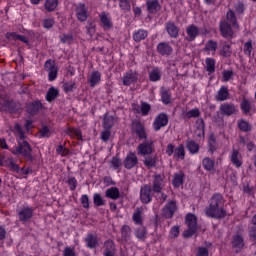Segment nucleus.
I'll return each instance as SVG.
<instances>
[{"label": "nucleus", "instance_id": "61", "mask_svg": "<svg viewBox=\"0 0 256 256\" xmlns=\"http://www.w3.org/2000/svg\"><path fill=\"white\" fill-rule=\"evenodd\" d=\"M250 241L253 242V245H256V226H250L248 228Z\"/></svg>", "mask_w": 256, "mask_h": 256}, {"label": "nucleus", "instance_id": "9", "mask_svg": "<svg viewBox=\"0 0 256 256\" xmlns=\"http://www.w3.org/2000/svg\"><path fill=\"white\" fill-rule=\"evenodd\" d=\"M132 133L133 135H136L137 139H139L140 141H143V139H147V132L145 131V126L137 120H134L132 122Z\"/></svg>", "mask_w": 256, "mask_h": 256}, {"label": "nucleus", "instance_id": "21", "mask_svg": "<svg viewBox=\"0 0 256 256\" xmlns=\"http://www.w3.org/2000/svg\"><path fill=\"white\" fill-rule=\"evenodd\" d=\"M187 36L185 37L186 41H195L199 36V27L191 24L186 27Z\"/></svg>", "mask_w": 256, "mask_h": 256}, {"label": "nucleus", "instance_id": "3", "mask_svg": "<svg viewBox=\"0 0 256 256\" xmlns=\"http://www.w3.org/2000/svg\"><path fill=\"white\" fill-rule=\"evenodd\" d=\"M138 155H151L155 151V141L153 139H144L137 147Z\"/></svg>", "mask_w": 256, "mask_h": 256}, {"label": "nucleus", "instance_id": "23", "mask_svg": "<svg viewBox=\"0 0 256 256\" xmlns=\"http://www.w3.org/2000/svg\"><path fill=\"white\" fill-rule=\"evenodd\" d=\"M146 7L148 13H151L152 15H157V13L161 11V4H159V0H147Z\"/></svg>", "mask_w": 256, "mask_h": 256}, {"label": "nucleus", "instance_id": "62", "mask_svg": "<svg viewBox=\"0 0 256 256\" xmlns=\"http://www.w3.org/2000/svg\"><path fill=\"white\" fill-rule=\"evenodd\" d=\"M252 51H253V41L249 40L244 44V53L245 55L251 56Z\"/></svg>", "mask_w": 256, "mask_h": 256}, {"label": "nucleus", "instance_id": "36", "mask_svg": "<svg viewBox=\"0 0 256 256\" xmlns=\"http://www.w3.org/2000/svg\"><path fill=\"white\" fill-rule=\"evenodd\" d=\"M131 233H133V230L129 225L122 226L121 235H122V241H124V243H127L128 241L131 240Z\"/></svg>", "mask_w": 256, "mask_h": 256}, {"label": "nucleus", "instance_id": "31", "mask_svg": "<svg viewBox=\"0 0 256 256\" xmlns=\"http://www.w3.org/2000/svg\"><path fill=\"white\" fill-rule=\"evenodd\" d=\"M243 157L241 156V152L237 149L232 150V155H231V161L235 167H241L243 165L242 161Z\"/></svg>", "mask_w": 256, "mask_h": 256}, {"label": "nucleus", "instance_id": "30", "mask_svg": "<svg viewBox=\"0 0 256 256\" xmlns=\"http://www.w3.org/2000/svg\"><path fill=\"white\" fill-rule=\"evenodd\" d=\"M88 83H90V87H95V85H99L101 83V72L93 71L88 77Z\"/></svg>", "mask_w": 256, "mask_h": 256}, {"label": "nucleus", "instance_id": "4", "mask_svg": "<svg viewBox=\"0 0 256 256\" xmlns=\"http://www.w3.org/2000/svg\"><path fill=\"white\" fill-rule=\"evenodd\" d=\"M20 109L21 104L13 100L5 99L0 102V111H6V113H10L11 115L19 112Z\"/></svg>", "mask_w": 256, "mask_h": 256}, {"label": "nucleus", "instance_id": "14", "mask_svg": "<svg viewBox=\"0 0 256 256\" xmlns=\"http://www.w3.org/2000/svg\"><path fill=\"white\" fill-rule=\"evenodd\" d=\"M232 248L235 249L236 253L243 251L245 247V238L241 234H235L231 240Z\"/></svg>", "mask_w": 256, "mask_h": 256}, {"label": "nucleus", "instance_id": "64", "mask_svg": "<svg viewBox=\"0 0 256 256\" xmlns=\"http://www.w3.org/2000/svg\"><path fill=\"white\" fill-rule=\"evenodd\" d=\"M196 256H209V249L205 247H198Z\"/></svg>", "mask_w": 256, "mask_h": 256}, {"label": "nucleus", "instance_id": "60", "mask_svg": "<svg viewBox=\"0 0 256 256\" xmlns=\"http://www.w3.org/2000/svg\"><path fill=\"white\" fill-rule=\"evenodd\" d=\"M236 15H243L245 13V4L238 2L234 5Z\"/></svg>", "mask_w": 256, "mask_h": 256}, {"label": "nucleus", "instance_id": "6", "mask_svg": "<svg viewBox=\"0 0 256 256\" xmlns=\"http://www.w3.org/2000/svg\"><path fill=\"white\" fill-rule=\"evenodd\" d=\"M44 69L48 73L49 81H55L57 79L59 67H57V63H55V60H47L44 64Z\"/></svg>", "mask_w": 256, "mask_h": 256}, {"label": "nucleus", "instance_id": "7", "mask_svg": "<svg viewBox=\"0 0 256 256\" xmlns=\"http://www.w3.org/2000/svg\"><path fill=\"white\" fill-rule=\"evenodd\" d=\"M205 213L207 217H211L212 219H225V216L227 215V211L223 209V207H211L208 206L205 209Z\"/></svg>", "mask_w": 256, "mask_h": 256}, {"label": "nucleus", "instance_id": "49", "mask_svg": "<svg viewBox=\"0 0 256 256\" xmlns=\"http://www.w3.org/2000/svg\"><path fill=\"white\" fill-rule=\"evenodd\" d=\"M174 157L177 159H185V146H183V144H180L175 148Z\"/></svg>", "mask_w": 256, "mask_h": 256}, {"label": "nucleus", "instance_id": "11", "mask_svg": "<svg viewBox=\"0 0 256 256\" xmlns=\"http://www.w3.org/2000/svg\"><path fill=\"white\" fill-rule=\"evenodd\" d=\"M220 113L226 117H231V115H237L239 110L235 104L226 102L220 105Z\"/></svg>", "mask_w": 256, "mask_h": 256}, {"label": "nucleus", "instance_id": "17", "mask_svg": "<svg viewBox=\"0 0 256 256\" xmlns=\"http://www.w3.org/2000/svg\"><path fill=\"white\" fill-rule=\"evenodd\" d=\"M139 79V74L133 70H130L125 73L123 76V85L129 87V85H133V83H137Z\"/></svg>", "mask_w": 256, "mask_h": 256}, {"label": "nucleus", "instance_id": "33", "mask_svg": "<svg viewBox=\"0 0 256 256\" xmlns=\"http://www.w3.org/2000/svg\"><path fill=\"white\" fill-rule=\"evenodd\" d=\"M185 181V172L179 171L178 173L174 174V178L172 180V184L174 187L179 188L183 185Z\"/></svg>", "mask_w": 256, "mask_h": 256}, {"label": "nucleus", "instance_id": "42", "mask_svg": "<svg viewBox=\"0 0 256 256\" xmlns=\"http://www.w3.org/2000/svg\"><path fill=\"white\" fill-rule=\"evenodd\" d=\"M231 55H233V51L231 50V45L227 44V42H224L220 50V56L225 57L227 59L231 57Z\"/></svg>", "mask_w": 256, "mask_h": 256}, {"label": "nucleus", "instance_id": "15", "mask_svg": "<svg viewBox=\"0 0 256 256\" xmlns=\"http://www.w3.org/2000/svg\"><path fill=\"white\" fill-rule=\"evenodd\" d=\"M75 14L78 21L84 22L89 17V8L85 4H78L75 7Z\"/></svg>", "mask_w": 256, "mask_h": 256}, {"label": "nucleus", "instance_id": "8", "mask_svg": "<svg viewBox=\"0 0 256 256\" xmlns=\"http://www.w3.org/2000/svg\"><path fill=\"white\" fill-rule=\"evenodd\" d=\"M219 29L222 37L225 39H233L235 31H233V25L227 22V20L220 21Z\"/></svg>", "mask_w": 256, "mask_h": 256}, {"label": "nucleus", "instance_id": "58", "mask_svg": "<svg viewBox=\"0 0 256 256\" xmlns=\"http://www.w3.org/2000/svg\"><path fill=\"white\" fill-rule=\"evenodd\" d=\"M238 127L240 131H243L244 133H248V131H251V126L249 125V122L242 120L238 123Z\"/></svg>", "mask_w": 256, "mask_h": 256}, {"label": "nucleus", "instance_id": "18", "mask_svg": "<svg viewBox=\"0 0 256 256\" xmlns=\"http://www.w3.org/2000/svg\"><path fill=\"white\" fill-rule=\"evenodd\" d=\"M151 186L149 185H144L140 189V201L144 203V205H147L148 203H151Z\"/></svg>", "mask_w": 256, "mask_h": 256}, {"label": "nucleus", "instance_id": "45", "mask_svg": "<svg viewBox=\"0 0 256 256\" xmlns=\"http://www.w3.org/2000/svg\"><path fill=\"white\" fill-rule=\"evenodd\" d=\"M59 5V0H46L44 4V9L48 13H52V11H55L57 9V6Z\"/></svg>", "mask_w": 256, "mask_h": 256}, {"label": "nucleus", "instance_id": "34", "mask_svg": "<svg viewBox=\"0 0 256 256\" xmlns=\"http://www.w3.org/2000/svg\"><path fill=\"white\" fill-rule=\"evenodd\" d=\"M202 167L205 169V171H215V159L205 157L202 160Z\"/></svg>", "mask_w": 256, "mask_h": 256}, {"label": "nucleus", "instance_id": "53", "mask_svg": "<svg viewBox=\"0 0 256 256\" xmlns=\"http://www.w3.org/2000/svg\"><path fill=\"white\" fill-rule=\"evenodd\" d=\"M151 112V104L147 103V102H141V106H140V113L143 117L149 115V113Z\"/></svg>", "mask_w": 256, "mask_h": 256}, {"label": "nucleus", "instance_id": "46", "mask_svg": "<svg viewBox=\"0 0 256 256\" xmlns=\"http://www.w3.org/2000/svg\"><path fill=\"white\" fill-rule=\"evenodd\" d=\"M135 236L137 239H140V241H145V239H147V228L141 225L135 230Z\"/></svg>", "mask_w": 256, "mask_h": 256}, {"label": "nucleus", "instance_id": "28", "mask_svg": "<svg viewBox=\"0 0 256 256\" xmlns=\"http://www.w3.org/2000/svg\"><path fill=\"white\" fill-rule=\"evenodd\" d=\"M162 185H163V177L158 174L154 177L152 191L154 193H161L163 189Z\"/></svg>", "mask_w": 256, "mask_h": 256}, {"label": "nucleus", "instance_id": "2", "mask_svg": "<svg viewBox=\"0 0 256 256\" xmlns=\"http://www.w3.org/2000/svg\"><path fill=\"white\" fill-rule=\"evenodd\" d=\"M185 224L188 229L183 232V237H185V239H190V237H193L195 233H197V229H199L197 226V216L191 213L187 214Z\"/></svg>", "mask_w": 256, "mask_h": 256}, {"label": "nucleus", "instance_id": "29", "mask_svg": "<svg viewBox=\"0 0 256 256\" xmlns=\"http://www.w3.org/2000/svg\"><path fill=\"white\" fill-rule=\"evenodd\" d=\"M229 95V88H227V86H222L215 96V99L216 101H227V99H230Z\"/></svg>", "mask_w": 256, "mask_h": 256}, {"label": "nucleus", "instance_id": "22", "mask_svg": "<svg viewBox=\"0 0 256 256\" xmlns=\"http://www.w3.org/2000/svg\"><path fill=\"white\" fill-rule=\"evenodd\" d=\"M84 241L88 249H97V247H99V239L97 238V234H87Z\"/></svg>", "mask_w": 256, "mask_h": 256}, {"label": "nucleus", "instance_id": "55", "mask_svg": "<svg viewBox=\"0 0 256 256\" xmlns=\"http://www.w3.org/2000/svg\"><path fill=\"white\" fill-rule=\"evenodd\" d=\"M240 107L244 115H247L251 111V102L248 99H243Z\"/></svg>", "mask_w": 256, "mask_h": 256}, {"label": "nucleus", "instance_id": "47", "mask_svg": "<svg viewBox=\"0 0 256 256\" xmlns=\"http://www.w3.org/2000/svg\"><path fill=\"white\" fill-rule=\"evenodd\" d=\"M144 165L147 169H153V167H157V157L156 156H147L144 159Z\"/></svg>", "mask_w": 256, "mask_h": 256}, {"label": "nucleus", "instance_id": "5", "mask_svg": "<svg viewBox=\"0 0 256 256\" xmlns=\"http://www.w3.org/2000/svg\"><path fill=\"white\" fill-rule=\"evenodd\" d=\"M35 209L29 206H23L18 212V219L20 223H29L33 219Z\"/></svg>", "mask_w": 256, "mask_h": 256}, {"label": "nucleus", "instance_id": "13", "mask_svg": "<svg viewBox=\"0 0 256 256\" xmlns=\"http://www.w3.org/2000/svg\"><path fill=\"white\" fill-rule=\"evenodd\" d=\"M169 123V116L165 113L159 114L153 123V129L154 131H160L161 128L167 127V124Z\"/></svg>", "mask_w": 256, "mask_h": 256}, {"label": "nucleus", "instance_id": "37", "mask_svg": "<svg viewBox=\"0 0 256 256\" xmlns=\"http://www.w3.org/2000/svg\"><path fill=\"white\" fill-rule=\"evenodd\" d=\"M149 80L153 83L157 81H161V69L159 67L153 68L151 71L148 72Z\"/></svg>", "mask_w": 256, "mask_h": 256}, {"label": "nucleus", "instance_id": "41", "mask_svg": "<svg viewBox=\"0 0 256 256\" xmlns=\"http://www.w3.org/2000/svg\"><path fill=\"white\" fill-rule=\"evenodd\" d=\"M113 125H115V118L111 115L105 114L103 119L104 129L111 130Z\"/></svg>", "mask_w": 256, "mask_h": 256}, {"label": "nucleus", "instance_id": "40", "mask_svg": "<svg viewBox=\"0 0 256 256\" xmlns=\"http://www.w3.org/2000/svg\"><path fill=\"white\" fill-rule=\"evenodd\" d=\"M67 135H69V137H71L72 139H75V137H76L80 141H83V134L81 133V130H79V129H75L73 127H68Z\"/></svg>", "mask_w": 256, "mask_h": 256}, {"label": "nucleus", "instance_id": "39", "mask_svg": "<svg viewBox=\"0 0 256 256\" xmlns=\"http://www.w3.org/2000/svg\"><path fill=\"white\" fill-rule=\"evenodd\" d=\"M5 165L13 173H19V171H21V167H19L17 163H15V160L12 157L5 160Z\"/></svg>", "mask_w": 256, "mask_h": 256}, {"label": "nucleus", "instance_id": "16", "mask_svg": "<svg viewBox=\"0 0 256 256\" xmlns=\"http://www.w3.org/2000/svg\"><path fill=\"white\" fill-rule=\"evenodd\" d=\"M139 164V159L134 152H130L124 159L123 165L126 169H133V167Z\"/></svg>", "mask_w": 256, "mask_h": 256}, {"label": "nucleus", "instance_id": "24", "mask_svg": "<svg viewBox=\"0 0 256 256\" xmlns=\"http://www.w3.org/2000/svg\"><path fill=\"white\" fill-rule=\"evenodd\" d=\"M6 39H8V41H21L22 43H29V40H27V37L23 36V35H19L17 34V32H7L5 34Z\"/></svg>", "mask_w": 256, "mask_h": 256}, {"label": "nucleus", "instance_id": "10", "mask_svg": "<svg viewBox=\"0 0 256 256\" xmlns=\"http://www.w3.org/2000/svg\"><path fill=\"white\" fill-rule=\"evenodd\" d=\"M177 211V202L175 200H170L162 209V217L165 219H172L173 215Z\"/></svg>", "mask_w": 256, "mask_h": 256}, {"label": "nucleus", "instance_id": "52", "mask_svg": "<svg viewBox=\"0 0 256 256\" xmlns=\"http://www.w3.org/2000/svg\"><path fill=\"white\" fill-rule=\"evenodd\" d=\"M117 1V0H113ZM119 1V7L124 11L125 13L131 11V1L130 0H118Z\"/></svg>", "mask_w": 256, "mask_h": 256}, {"label": "nucleus", "instance_id": "63", "mask_svg": "<svg viewBox=\"0 0 256 256\" xmlns=\"http://www.w3.org/2000/svg\"><path fill=\"white\" fill-rule=\"evenodd\" d=\"M63 89L65 91V93H71V91H73V89H75V82H66L63 85Z\"/></svg>", "mask_w": 256, "mask_h": 256}, {"label": "nucleus", "instance_id": "38", "mask_svg": "<svg viewBox=\"0 0 256 256\" xmlns=\"http://www.w3.org/2000/svg\"><path fill=\"white\" fill-rule=\"evenodd\" d=\"M209 207H223V196L215 194L210 200Z\"/></svg>", "mask_w": 256, "mask_h": 256}, {"label": "nucleus", "instance_id": "44", "mask_svg": "<svg viewBox=\"0 0 256 256\" xmlns=\"http://www.w3.org/2000/svg\"><path fill=\"white\" fill-rule=\"evenodd\" d=\"M100 21L103 25L104 29H111L113 27V23H111V18L107 16V13L102 12L100 14Z\"/></svg>", "mask_w": 256, "mask_h": 256}, {"label": "nucleus", "instance_id": "50", "mask_svg": "<svg viewBox=\"0 0 256 256\" xmlns=\"http://www.w3.org/2000/svg\"><path fill=\"white\" fill-rule=\"evenodd\" d=\"M208 151L212 155L217 151V141L215 140V136H209Z\"/></svg>", "mask_w": 256, "mask_h": 256}, {"label": "nucleus", "instance_id": "48", "mask_svg": "<svg viewBox=\"0 0 256 256\" xmlns=\"http://www.w3.org/2000/svg\"><path fill=\"white\" fill-rule=\"evenodd\" d=\"M186 147L192 155H195V153H199V144L195 142L194 140H188L186 143Z\"/></svg>", "mask_w": 256, "mask_h": 256}, {"label": "nucleus", "instance_id": "59", "mask_svg": "<svg viewBox=\"0 0 256 256\" xmlns=\"http://www.w3.org/2000/svg\"><path fill=\"white\" fill-rule=\"evenodd\" d=\"M205 51H213V53H215V51H217V42L209 40L205 45Z\"/></svg>", "mask_w": 256, "mask_h": 256}, {"label": "nucleus", "instance_id": "25", "mask_svg": "<svg viewBox=\"0 0 256 256\" xmlns=\"http://www.w3.org/2000/svg\"><path fill=\"white\" fill-rule=\"evenodd\" d=\"M166 31L173 39H177V37H179V27H177L174 22L166 23Z\"/></svg>", "mask_w": 256, "mask_h": 256}, {"label": "nucleus", "instance_id": "54", "mask_svg": "<svg viewBox=\"0 0 256 256\" xmlns=\"http://www.w3.org/2000/svg\"><path fill=\"white\" fill-rule=\"evenodd\" d=\"M93 203H94L95 207H103V205H105V199H103L101 194L96 193L93 196Z\"/></svg>", "mask_w": 256, "mask_h": 256}, {"label": "nucleus", "instance_id": "51", "mask_svg": "<svg viewBox=\"0 0 256 256\" xmlns=\"http://www.w3.org/2000/svg\"><path fill=\"white\" fill-rule=\"evenodd\" d=\"M161 99L165 105H169V103H171V92L167 89H162Z\"/></svg>", "mask_w": 256, "mask_h": 256}, {"label": "nucleus", "instance_id": "56", "mask_svg": "<svg viewBox=\"0 0 256 256\" xmlns=\"http://www.w3.org/2000/svg\"><path fill=\"white\" fill-rule=\"evenodd\" d=\"M199 115H201V112L199 111V109H197V108L192 109L184 114V119L197 118V117H199Z\"/></svg>", "mask_w": 256, "mask_h": 256}, {"label": "nucleus", "instance_id": "32", "mask_svg": "<svg viewBox=\"0 0 256 256\" xmlns=\"http://www.w3.org/2000/svg\"><path fill=\"white\" fill-rule=\"evenodd\" d=\"M105 197H107L108 199H112L113 201H117V199H119V197H121L119 188H117V187L108 188L105 192Z\"/></svg>", "mask_w": 256, "mask_h": 256}, {"label": "nucleus", "instance_id": "35", "mask_svg": "<svg viewBox=\"0 0 256 256\" xmlns=\"http://www.w3.org/2000/svg\"><path fill=\"white\" fill-rule=\"evenodd\" d=\"M57 97H59V90L55 87H50L46 93V101L53 103Z\"/></svg>", "mask_w": 256, "mask_h": 256}, {"label": "nucleus", "instance_id": "43", "mask_svg": "<svg viewBox=\"0 0 256 256\" xmlns=\"http://www.w3.org/2000/svg\"><path fill=\"white\" fill-rule=\"evenodd\" d=\"M148 32L146 30L140 29L133 34V39L136 43H141V41L147 39Z\"/></svg>", "mask_w": 256, "mask_h": 256}, {"label": "nucleus", "instance_id": "27", "mask_svg": "<svg viewBox=\"0 0 256 256\" xmlns=\"http://www.w3.org/2000/svg\"><path fill=\"white\" fill-rule=\"evenodd\" d=\"M132 221L135 223V225H143V207H138L135 209L132 215Z\"/></svg>", "mask_w": 256, "mask_h": 256}, {"label": "nucleus", "instance_id": "19", "mask_svg": "<svg viewBox=\"0 0 256 256\" xmlns=\"http://www.w3.org/2000/svg\"><path fill=\"white\" fill-rule=\"evenodd\" d=\"M104 256H117V248L115 247V242L113 240H107L104 242Z\"/></svg>", "mask_w": 256, "mask_h": 256}, {"label": "nucleus", "instance_id": "20", "mask_svg": "<svg viewBox=\"0 0 256 256\" xmlns=\"http://www.w3.org/2000/svg\"><path fill=\"white\" fill-rule=\"evenodd\" d=\"M157 53H159L163 57H169V55L173 53V47H171V45H169V43L167 42H160L157 45Z\"/></svg>", "mask_w": 256, "mask_h": 256}, {"label": "nucleus", "instance_id": "1", "mask_svg": "<svg viewBox=\"0 0 256 256\" xmlns=\"http://www.w3.org/2000/svg\"><path fill=\"white\" fill-rule=\"evenodd\" d=\"M14 129L20 139L19 145L12 148L11 153L13 155H22L26 161H33V149L29 142L25 140V133L23 132V128L19 125V123L15 124Z\"/></svg>", "mask_w": 256, "mask_h": 256}, {"label": "nucleus", "instance_id": "26", "mask_svg": "<svg viewBox=\"0 0 256 256\" xmlns=\"http://www.w3.org/2000/svg\"><path fill=\"white\" fill-rule=\"evenodd\" d=\"M226 21L227 23L232 25L234 29H239V22H237V16L235 15V11L231 9L228 10V12L226 13Z\"/></svg>", "mask_w": 256, "mask_h": 256}, {"label": "nucleus", "instance_id": "12", "mask_svg": "<svg viewBox=\"0 0 256 256\" xmlns=\"http://www.w3.org/2000/svg\"><path fill=\"white\" fill-rule=\"evenodd\" d=\"M42 109H43V103H41L39 100H34L32 102L26 103V111L32 117H35V115H38L39 111H42Z\"/></svg>", "mask_w": 256, "mask_h": 256}, {"label": "nucleus", "instance_id": "57", "mask_svg": "<svg viewBox=\"0 0 256 256\" xmlns=\"http://www.w3.org/2000/svg\"><path fill=\"white\" fill-rule=\"evenodd\" d=\"M215 63V59L206 58V71H208V73H213L215 71Z\"/></svg>", "mask_w": 256, "mask_h": 256}]
</instances>
